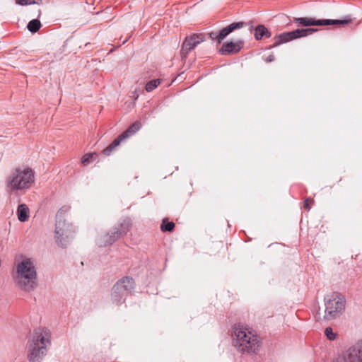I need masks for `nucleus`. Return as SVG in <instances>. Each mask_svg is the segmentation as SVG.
<instances>
[{
  "label": "nucleus",
  "instance_id": "0eeeda50",
  "mask_svg": "<svg viewBox=\"0 0 362 362\" xmlns=\"http://www.w3.org/2000/svg\"><path fill=\"white\" fill-rule=\"evenodd\" d=\"M134 281L132 277L124 276L113 286L111 293L112 303L119 305L124 302L126 297L134 288Z\"/></svg>",
  "mask_w": 362,
  "mask_h": 362
},
{
  "label": "nucleus",
  "instance_id": "a211bd4d",
  "mask_svg": "<svg viewBox=\"0 0 362 362\" xmlns=\"http://www.w3.org/2000/svg\"><path fill=\"white\" fill-rule=\"evenodd\" d=\"M122 139L118 136L107 148L103 151V154L108 156L120 144Z\"/></svg>",
  "mask_w": 362,
  "mask_h": 362
},
{
  "label": "nucleus",
  "instance_id": "4be33fe9",
  "mask_svg": "<svg viewBox=\"0 0 362 362\" xmlns=\"http://www.w3.org/2000/svg\"><path fill=\"white\" fill-rule=\"evenodd\" d=\"M160 83V80H159V79H155V80L150 81L146 85V90L147 92H151L156 88H157Z\"/></svg>",
  "mask_w": 362,
  "mask_h": 362
},
{
  "label": "nucleus",
  "instance_id": "f03ea898",
  "mask_svg": "<svg viewBox=\"0 0 362 362\" xmlns=\"http://www.w3.org/2000/svg\"><path fill=\"white\" fill-rule=\"evenodd\" d=\"M15 284L22 290L30 291L37 286V272L30 259L18 262L12 272Z\"/></svg>",
  "mask_w": 362,
  "mask_h": 362
},
{
  "label": "nucleus",
  "instance_id": "393cba45",
  "mask_svg": "<svg viewBox=\"0 0 362 362\" xmlns=\"http://www.w3.org/2000/svg\"><path fill=\"white\" fill-rule=\"evenodd\" d=\"M38 1L39 0H16L17 4L22 5V6L31 4H35V3H37Z\"/></svg>",
  "mask_w": 362,
  "mask_h": 362
},
{
  "label": "nucleus",
  "instance_id": "1a4fd4ad",
  "mask_svg": "<svg viewBox=\"0 0 362 362\" xmlns=\"http://www.w3.org/2000/svg\"><path fill=\"white\" fill-rule=\"evenodd\" d=\"M334 362H362V340L350 347L347 351L339 356Z\"/></svg>",
  "mask_w": 362,
  "mask_h": 362
},
{
  "label": "nucleus",
  "instance_id": "cd10ccee",
  "mask_svg": "<svg viewBox=\"0 0 362 362\" xmlns=\"http://www.w3.org/2000/svg\"><path fill=\"white\" fill-rule=\"evenodd\" d=\"M273 57H274L273 56H269L268 59H267V61L268 62H272L273 60Z\"/></svg>",
  "mask_w": 362,
  "mask_h": 362
},
{
  "label": "nucleus",
  "instance_id": "39448f33",
  "mask_svg": "<svg viewBox=\"0 0 362 362\" xmlns=\"http://www.w3.org/2000/svg\"><path fill=\"white\" fill-rule=\"evenodd\" d=\"M325 306L324 314L317 313L318 321H329L339 317L344 310L345 300L339 293H333L325 298Z\"/></svg>",
  "mask_w": 362,
  "mask_h": 362
},
{
  "label": "nucleus",
  "instance_id": "f257e3e1",
  "mask_svg": "<svg viewBox=\"0 0 362 362\" xmlns=\"http://www.w3.org/2000/svg\"><path fill=\"white\" fill-rule=\"evenodd\" d=\"M233 336L235 346L239 353L246 355L258 353L261 340L253 329L244 325H236L233 328Z\"/></svg>",
  "mask_w": 362,
  "mask_h": 362
},
{
  "label": "nucleus",
  "instance_id": "b1692460",
  "mask_svg": "<svg viewBox=\"0 0 362 362\" xmlns=\"http://www.w3.org/2000/svg\"><path fill=\"white\" fill-rule=\"evenodd\" d=\"M95 155V153H86L85 154L82 158H81V162L83 164H86V163H90V161L91 160L93 156Z\"/></svg>",
  "mask_w": 362,
  "mask_h": 362
},
{
  "label": "nucleus",
  "instance_id": "9d476101",
  "mask_svg": "<svg viewBox=\"0 0 362 362\" xmlns=\"http://www.w3.org/2000/svg\"><path fill=\"white\" fill-rule=\"evenodd\" d=\"M296 23L302 26H321L327 25H345L349 23L351 20H315L313 18H295L293 20Z\"/></svg>",
  "mask_w": 362,
  "mask_h": 362
},
{
  "label": "nucleus",
  "instance_id": "423d86ee",
  "mask_svg": "<svg viewBox=\"0 0 362 362\" xmlns=\"http://www.w3.org/2000/svg\"><path fill=\"white\" fill-rule=\"evenodd\" d=\"M69 209H60L56 215L55 240L58 245L65 246L67 240L72 238L75 228L71 223L66 222L65 214Z\"/></svg>",
  "mask_w": 362,
  "mask_h": 362
},
{
  "label": "nucleus",
  "instance_id": "a878e982",
  "mask_svg": "<svg viewBox=\"0 0 362 362\" xmlns=\"http://www.w3.org/2000/svg\"><path fill=\"white\" fill-rule=\"evenodd\" d=\"M313 202H314V201L313 199H311V198L306 199L304 202V208L307 210H310V204L313 203Z\"/></svg>",
  "mask_w": 362,
  "mask_h": 362
},
{
  "label": "nucleus",
  "instance_id": "6e6552de",
  "mask_svg": "<svg viewBox=\"0 0 362 362\" xmlns=\"http://www.w3.org/2000/svg\"><path fill=\"white\" fill-rule=\"evenodd\" d=\"M317 31L314 28L296 29L291 32H286L279 34L274 37V43L272 47H277L283 43H286L293 40L305 37Z\"/></svg>",
  "mask_w": 362,
  "mask_h": 362
},
{
  "label": "nucleus",
  "instance_id": "f8f14e48",
  "mask_svg": "<svg viewBox=\"0 0 362 362\" xmlns=\"http://www.w3.org/2000/svg\"><path fill=\"white\" fill-rule=\"evenodd\" d=\"M245 23L243 22H235L230 24L227 27L221 29L219 33H210L209 37L212 40H216L218 43H221L222 40L228 35L230 33L235 30L242 28Z\"/></svg>",
  "mask_w": 362,
  "mask_h": 362
},
{
  "label": "nucleus",
  "instance_id": "20e7f679",
  "mask_svg": "<svg viewBox=\"0 0 362 362\" xmlns=\"http://www.w3.org/2000/svg\"><path fill=\"white\" fill-rule=\"evenodd\" d=\"M35 182V172L30 167L15 168L6 180L7 187L11 191H25Z\"/></svg>",
  "mask_w": 362,
  "mask_h": 362
},
{
  "label": "nucleus",
  "instance_id": "c85d7f7f",
  "mask_svg": "<svg viewBox=\"0 0 362 362\" xmlns=\"http://www.w3.org/2000/svg\"><path fill=\"white\" fill-rule=\"evenodd\" d=\"M41 15V11H38V15H37V17H40Z\"/></svg>",
  "mask_w": 362,
  "mask_h": 362
},
{
  "label": "nucleus",
  "instance_id": "9b49d317",
  "mask_svg": "<svg viewBox=\"0 0 362 362\" xmlns=\"http://www.w3.org/2000/svg\"><path fill=\"white\" fill-rule=\"evenodd\" d=\"M204 40L205 37L202 33H194L186 37L180 50L182 57H187L190 51Z\"/></svg>",
  "mask_w": 362,
  "mask_h": 362
},
{
  "label": "nucleus",
  "instance_id": "ddd939ff",
  "mask_svg": "<svg viewBox=\"0 0 362 362\" xmlns=\"http://www.w3.org/2000/svg\"><path fill=\"white\" fill-rule=\"evenodd\" d=\"M121 237L119 232L115 228L107 234L101 235L98 240V245L100 247H105L112 245Z\"/></svg>",
  "mask_w": 362,
  "mask_h": 362
},
{
  "label": "nucleus",
  "instance_id": "aec40b11",
  "mask_svg": "<svg viewBox=\"0 0 362 362\" xmlns=\"http://www.w3.org/2000/svg\"><path fill=\"white\" fill-rule=\"evenodd\" d=\"M27 28L30 32L36 33L40 29L41 23L37 19H33L28 23Z\"/></svg>",
  "mask_w": 362,
  "mask_h": 362
},
{
  "label": "nucleus",
  "instance_id": "bb28decb",
  "mask_svg": "<svg viewBox=\"0 0 362 362\" xmlns=\"http://www.w3.org/2000/svg\"><path fill=\"white\" fill-rule=\"evenodd\" d=\"M130 97L133 98L134 100H136L139 97V94L137 93L136 90L132 92V95Z\"/></svg>",
  "mask_w": 362,
  "mask_h": 362
},
{
  "label": "nucleus",
  "instance_id": "7ed1b4c3",
  "mask_svg": "<svg viewBox=\"0 0 362 362\" xmlns=\"http://www.w3.org/2000/svg\"><path fill=\"white\" fill-rule=\"evenodd\" d=\"M50 344L49 333L42 329L35 330L27 345L29 362H41Z\"/></svg>",
  "mask_w": 362,
  "mask_h": 362
},
{
  "label": "nucleus",
  "instance_id": "2eb2a0df",
  "mask_svg": "<svg viewBox=\"0 0 362 362\" xmlns=\"http://www.w3.org/2000/svg\"><path fill=\"white\" fill-rule=\"evenodd\" d=\"M141 127V124L140 122L136 121L134 123H133L131 126H129L127 129L122 134H120L119 136L122 139L123 141L124 139L134 135L136 132H137L140 128Z\"/></svg>",
  "mask_w": 362,
  "mask_h": 362
},
{
  "label": "nucleus",
  "instance_id": "6ab92c4d",
  "mask_svg": "<svg viewBox=\"0 0 362 362\" xmlns=\"http://www.w3.org/2000/svg\"><path fill=\"white\" fill-rule=\"evenodd\" d=\"M114 228L116 229L117 232H119L120 235L122 236L129 231L131 228V223L129 221H124V222L121 223L117 227H115Z\"/></svg>",
  "mask_w": 362,
  "mask_h": 362
},
{
  "label": "nucleus",
  "instance_id": "f3484780",
  "mask_svg": "<svg viewBox=\"0 0 362 362\" xmlns=\"http://www.w3.org/2000/svg\"><path fill=\"white\" fill-rule=\"evenodd\" d=\"M255 31V37L257 40L262 39L263 37H266L267 38L271 37V33L263 25H259L257 26Z\"/></svg>",
  "mask_w": 362,
  "mask_h": 362
},
{
  "label": "nucleus",
  "instance_id": "4468645a",
  "mask_svg": "<svg viewBox=\"0 0 362 362\" xmlns=\"http://www.w3.org/2000/svg\"><path fill=\"white\" fill-rule=\"evenodd\" d=\"M243 42L237 41V42H227L221 47L220 49V52L222 54H233L238 53L241 48L243 47Z\"/></svg>",
  "mask_w": 362,
  "mask_h": 362
},
{
  "label": "nucleus",
  "instance_id": "412c9836",
  "mask_svg": "<svg viewBox=\"0 0 362 362\" xmlns=\"http://www.w3.org/2000/svg\"><path fill=\"white\" fill-rule=\"evenodd\" d=\"M175 228V223L173 222H168L166 219H163L160 225V230L163 232H171Z\"/></svg>",
  "mask_w": 362,
  "mask_h": 362
},
{
  "label": "nucleus",
  "instance_id": "5701e85b",
  "mask_svg": "<svg viewBox=\"0 0 362 362\" xmlns=\"http://www.w3.org/2000/svg\"><path fill=\"white\" fill-rule=\"evenodd\" d=\"M325 334L329 340H334L336 338V334L333 332L331 327H327L325 330Z\"/></svg>",
  "mask_w": 362,
  "mask_h": 362
},
{
  "label": "nucleus",
  "instance_id": "dca6fc26",
  "mask_svg": "<svg viewBox=\"0 0 362 362\" xmlns=\"http://www.w3.org/2000/svg\"><path fill=\"white\" fill-rule=\"evenodd\" d=\"M18 218L21 222L27 221L29 218V208L25 204H20L17 209Z\"/></svg>",
  "mask_w": 362,
  "mask_h": 362
}]
</instances>
